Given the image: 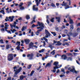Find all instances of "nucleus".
Segmentation results:
<instances>
[{"label":"nucleus","mask_w":80,"mask_h":80,"mask_svg":"<svg viewBox=\"0 0 80 80\" xmlns=\"http://www.w3.org/2000/svg\"><path fill=\"white\" fill-rule=\"evenodd\" d=\"M53 65H55V67H53V69L54 70H56V69H58L59 67H58V66L59 67V65H58V62H55L53 64Z\"/></svg>","instance_id":"obj_6"},{"label":"nucleus","mask_w":80,"mask_h":80,"mask_svg":"<svg viewBox=\"0 0 80 80\" xmlns=\"http://www.w3.org/2000/svg\"><path fill=\"white\" fill-rule=\"evenodd\" d=\"M14 17H15L14 16H12V17L10 16L9 17V18L11 22H13Z\"/></svg>","instance_id":"obj_14"},{"label":"nucleus","mask_w":80,"mask_h":80,"mask_svg":"<svg viewBox=\"0 0 80 80\" xmlns=\"http://www.w3.org/2000/svg\"><path fill=\"white\" fill-rule=\"evenodd\" d=\"M0 13H2L3 14V15H4L5 13V12L4 11V10H1L0 11Z\"/></svg>","instance_id":"obj_32"},{"label":"nucleus","mask_w":80,"mask_h":80,"mask_svg":"<svg viewBox=\"0 0 80 80\" xmlns=\"http://www.w3.org/2000/svg\"><path fill=\"white\" fill-rule=\"evenodd\" d=\"M55 50H53L52 52H51V54H53V55H54L55 53Z\"/></svg>","instance_id":"obj_40"},{"label":"nucleus","mask_w":80,"mask_h":80,"mask_svg":"<svg viewBox=\"0 0 80 80\" xmlns=\"http://www.w3.org/2000/svg\"><path fill=\"white\" fill-rule=\"evenodd\" d=\"M23 5V2H21L20 4L19 5V7H22V5Z\"/></svg>","instance_id":"obj_34"},{"label":"nucleus","mask_w":80,"mask_h":80,"mask_svg":"<svg viewBox=\"0 0 80 80\" xmlns=\"http://www.w3.org/2000/svg\"><path fill=\"white\" fill-rule=\"evenodd\" d=\"M76 26L77 27H78L80 26V23H78L77 25Z\"/></svg>","instance_id":"obj_61"},{"label":"nucleus","mask_w":80,"mask_h":80,"mask_svg":"<svg viewBox=\"0 0 80 80\" xmlns=\"http://www.w3.org/2000/svg\"><path fill=\"white\" fill-rule=\"evenodd\" d=\"M32 67V65H29L28 68V69H30L31 67Z\"/></svg>","instance_id":"obj_44"},{"label":"nucleus","mask_w":80,"mask_h":80,"mask_svg":"<svg viewBox=\"0 0 80 80\" xmlns=\"http://www.w3.org/2000/svg\"><path fill=\"white\" fill-rule=\"evenodd\" d=\"M26 29H27V26H23L21 30L22 31V32H23L24 30H26Z\"/></svg>","instance_id":"obj_19"},{"label":"nucleus","mask_w":80,"mask_h":80,"mask_svg":"<svg viewBox=\"0 0 80 80\" xmlns=\"http://www.w3.org/2000/svg\"><path fill=\"white\" fill-rule=\"evenodd\" d=\"M28 3L29 4H28V6L30 5H32V2H28Z\"/></svg>","instance_id":"obj_56"},{"label":"nucleus","mask_w":80,"mask_h":80,"mask_svg":"<svg viewBox=\"0 0 80 80\" xmlns=\"http://www.w3.org/2000/svg\"><path fill=\"white\" fill-rule=\"evenodd\" d=\"M68 66H69V65H68L67 66H66L65 67V68H68V70H70V72H72V73H75L77 74L78 72V71H77L75 70V69L74 67H73L72 68H72H71V67H68Z\"/></svg>","instance_id":"obj_4"},{"label":"nucleus","mask_w":80,"mask_h":80,"mask_svg":"<svg viewBox=\"0 0 80 80\" xmlns=\"http://www.w3.org/2000/svg\"><path fill=\"white\" fill-rule=\"evenodd\" d=\"M67 60L68 61V60H71L72 61V58L71 57H69L68 58V59H67Z\"/></svg>","instance_id":"obj_36"},{"label":"nucleus","mask_w":80,"mask_h":80,"mask_svg":"<svg viewBox=\"0 0 80 80\" xmlns=\"http://www.w3.org/2000/svg\"><path fill=\"white\" fill-rule=\"evenodd\" d=\"M40 2L39 1V2H36V5L37 7H38V5H39V3Z\"/></svg>","instance_id":"obj_49"},{"label":"nucleus","mask_w":80,"mask_h":80,"mask_svg":"<svg viewBox=\"0 0 80 80\" xmlns=\"http://www.w3.org/2000/svg\"><path fill=\"white\" fill-rule=\"evenodd\" d=\"M56 20H57L58 22L59 23H60V21L61 20V19H60V17H56Z\"/></svg>","instance_id":"obj_15"},{"label":"nucleus","mask_w":80,"mask_h":80,"mask_svg":"<svg viewBox=\"0 0 80 80\" xmlns=\"http://www.w3.org/2000/svg\"><path fill=\"white\" fill-rule=\"evenodd\" d=\"M36 21L35 20H33L32 21V22L30 23L31 24H33V23H35Z\"/></svg>","instance_id":"obj_38"},{"label":"nucleus","mask_w":80,"mask_h":80,"mask_svg":"<svg viewBox=\"0 0 80 80\" xmlns=\"http://www.w3.org/2000/svg\"><path fill=\"white\" fill-rule=\"evenodd\" d=\"M61 57L62 59H64V60H66V58H67V57L65 55H62L61 56Z\"/></svg>","instance_id":"obj_12"},{"label":"nucleus","mask_w":80,"mask_h":80,"mask_svg":"<svg viewBox=\"0 0 80 80\" xmlns=\"http://www.w3.org/2000/svg\"><path fill=\"white\" fill-rule=\"evenodd\" d=\"M67 1H68V2H69V5H71V1H70V0H67Z\"/></svg>","instance_id":"obj_46"},{"label":"nucleus","mask_w":80,"mask_h":80,"mask_svg":"<svg viewBox=\"0 0 80 80\" xmlns=\"http://www.w3.org/2000/svg\"><path fill=\"white\" fill-rule=\"evenodd\" d=\"M11 31L12 32V33H14L15 32H17V30L15 29H14L13 30L12 29H10Z\"/></svg>","instance_id":"obj_27"},{"label":"nucleus","mask_w":80,"mask_h":80,"mask_svg":"<svg viewBox=\"0 0 80 80\" xmlns=\"http://www.w3.org/2000/svg\"><path fill=\"white\" fill-rule=\"evenodd\" d=\"M61 72H63L64 74L65 73V70H64V69L62 68L61 69Z\"/></svg>","instance_id":"obj_37"},{"label":"nucleus","mask_w":80,"mask_h":80,"mask_svg":"<svg viewBox=\"0 0 80 80\" xmlns=\"http://www.w3.org/2000/svg\"><path fill=\"white\" fill-rule=\"evenodd\" d=\"M33 73H34V71H32L30 74V76H32L33 74Z\"/></svg>","instance_id":"obj_39"},{"label":"nucleus","mask_w":80,"mask_h":80,"mask_svg":"<svg viewBox=\"0 0 80 80\" xmlns=\"http://www.w3.org/2000/svg\"><path fill=\"white\" fill-rule=\"evenodd\" d=\"M45 33L46 36L42 38H41V40L43 41L44 39L46 42L47 43L48 42V39L46 38H48V37L50 36L51 34L47 29H45Z\"/></svg>","instance_id":"obj_2"},{"label":"nucleus","mask_w":80,"mask_h":80,"mask_svg":"<svg viewBox=\"0 0 80 80\" xmlns=\"http://www.w3.org/2000/svg\"><path fill=\"white\" fill-rule=\"evenodd\" d=\"M16 45H17L18 46H20V42L18 41L17 43H16Z\"/></svg>","instance_id":"obj_22"},{"label":"nucleus","mask_w":80,"mask_h":80,"mask_svg":"<svg viewBox=\"0 0 80 80\" xmlns=\"http://www.w3.org/2000/svg\"><path fill=\"white\" fill-rule=\"evenodd\" d=\"M0 47H1V48H4V47H5V45H0Z\"/></svg>","instance_id":"obj_55"},{"label":"nucleus","mask_w":80,"mask_h":80,"mask_svg":"<svg viewBox=\"0 0 80 80\" xmlns=\"http://www.w3.org/2000/svg\"><path fill=\"white\" fill-rule=\"evenodd\" d=\"M26 18L27 20H30V15H27L26 16Z\"/></svg>","instance_id":"obj_18"},{"label":"nucleus","mask_w":80,"mask_h":80,"mask_svg":"<svg viewBox=\"0 0 80 80\" xmlns=\"http://www.w3.org/2000/svg\"><path fill=\"white\" fill-rule=\"evenodd\" d=\"M13 59V55L12 54H9L8 55V60L12 61Z\"/></svg>","instance_id":"obj_5"},{"label":"nucleus","mask_w":80,"mask_h":80,"mask_svg":"<svg viewBox=\"0 0 80 80\" xmlns=\"http://www.w3.org/2000/svg\"><path fill=\"white\" fill-rule=\"evenodd\" d=\"M76 62L77 63H78V65H80V63L77 60H76Z\"/></svg>","instance_id":"obj_63"},{"label":"nucleus","mask_w":80,"mask_h":80,"mask_svg":"<svg viewBox=\"0 0 80 80\" xmlns=\"http://www.w3.org/2000/svg\"><path fill=\"white\" fill-rule=\"evenodd\" d=\"M10 48V45H6V49H8Z\"/></svg>","instance_id":"obj_35"},{"label":"nucleus","mask_w":80,"mask_h":80,"mask_svg":"<svg viewBox=\"0 0 80 80\" xmlns=\"http://www.w3.org/2000/svg\"><path fill=\"white\" fill-rule=\"evenodd\" d=\"M43 47H45V45H46V42L45 41H43Z\"/></svg>","instance_id":"obj_42"},{"label":"nucleus","mask_w":80,"mask_h":80,"mask_svg":"<svg viewBox=\"0 0 80 80\" xmlns=\"http://www.w3.org/2000/svg\"><path fill=\"white\" fill-rule=\"evenodd\" d=\"M25 8L24 7H21V8H20V10H23Z\"/></svg>","instance_id":"obj_48"},{"label":"nucleus","mask_w":80,"mask_h":80,"mask_svg":"<svg viewBox=\"0 0 80 80\" xmlns=\"http://www.w3.org/2000/svg\"><path fill=\"white\" fill-rule=\"evenodd\" d=\"M80 28H78L77 29V32H80Z\"/></svg>","instance_id":"obj_51"},{"label":"nucleus","mask_w":80,"mask_h":80,"mask_svg":"<svg viewBox=\"0 0 80 80\" xmlns=\"http://www.w3.org/2000/svg\"><path fill=\"white\" fill-rule=\"evenodd\" d=\"M62 43L60 42V41L58 42L56 44V45H61Z\"/></svg>","instance_id":"obj_25"},{"label":"nucleus","mask_w":80,"mask_h":80,"mask_svg":"<svg viewBox=\"0 0 80 80\" xmlns=\"http://www.w3.org/2000/svg\"><path fill=\"white\" fill-rule=\"evenodd\" d=\"M24 42L26 43V45H28L30 43V41L28 39H26L24 40Z\"/></svg>","instance_id":"obj_11"},{"label":"nucleus","mask_w":80,"mask_h":80,"mask_svg":"<svg viewBox=\"0 0 80 80\" xmlns=\"http://www.w3.org/2000/svg\"><path fill=\"white\" fill-rule=\"evenodd\" d=\"M31 36L33 37V32H31Z\"/></svg>","instance_id":"obj_64"},{"label":"nucleus","mask_w":80,"mask_h":80,"mask_svg":"<svg viewBox=\"0 0 80 80\" xmlns=\"http://www.w3.org/2000/svg\"><path fill=\"white\" fill-rule=\"evenodd\" d=\"M2 32H4L5 31V29L4 28H2L1 29Z\"/></svg>","instance_id":"obj_60"},{"label":"nucleus","mask_w":80,"mask_h":80,"mask_svg":"<svg viewBox=\"0 0 80 80\" xmlns=\"http://www.w3.org/2000/svg\"><path fill=\"white\" fill-rule=\"evenodd\" d=\"M67 5V2H65V1H63V2L62 4H61V5L62 6H65V9H68V8H70V7L68 5Z\"/></svg>","instance_id":"obj_7"},{"label":"nucleus","mask_w":80,"mask_h":80,"mask_svg":"<svg viewBox=\"0 0 80 80\" xmlns=\"http://www.w3.org/2000/svg\"><path fill=\"white\" fill-rule=\"evenodd\" d=\"M35 27H36V25H35L34 24H33L32 27H31V28H34Z\"/></svg>","instance_id":"obj_47"},{"label":"nucleus","mask_w":80,"mask_h":80,"mask_svg":"<svg viewBox=\"0 0 80 80\" xmlns=\"http://www.w3.org/2000/svg\"><path fill=\"white\" fill-rule=\"evenodd\" d=\"M51 33H52V34H53V35L54 36H56V35H57V34H56V32H51Z\"/></svg>","instance_id":"obj_28"},{"label":"nucleus","mask_w":80,"mask_h":80,"mask_svg":"<svg viewBox=\"0 0 80 80\" xmlns=\"http://www.w3.org/2000/svg\"><path fill=\"white\" fill-rule=\"evenodd\" d=\"M70 29L71 30H72L74 28H73V25H71L70 26Z\"/></svg>","instance_id":"obj_20"},{"label":"nucleus","mask_w":80,"mask_h":80,"mask_svg":"<svg viewBox=\"0 0 80 80\" xmlns=\"http://www.w3.org/2000/svg\"><path fill=\"white\" fill-rule=\"evenodd\" d=\"M72 33L71 32H68V34H67V36H68V37H69L70 35H72Z\"/></svg>","instance_id":"obj_26"},{"label":"nucleus","mask_w":80,"mask_h":80,"mask_svg":"<svg viewBox=\"0 0 80 80\" xmlns=\"http://www.w3.org/2000/svg\"><path fill=\"white\" fill-rule=\"evenodd\" d=\"M36 56L37 57H39V56H42V55L41 54H39V53H38L36 54Z\"/></svg>","instance_id":"obj_24"},{"label":"nucleus","mask_w":80,"mask_h":80,"mask_svg":"<svg viewBox=\"0 0 80 80\" xmlns=\"http://www.w3.org/2000/svg\"><path fill=\"white\" fill-rule=\"evenodd\" d=\"M65 77V75H64V74H61L60 75V77L62 78V77Z\"/></svg>","instance_id":"obj_50"},{"label":"nucleus","mask_w":80,"mask_h":80,"mask_svg":"<svg viewBox=\"0 0 80 80\" xmlns=\"http://www.w3.org/2000/svg\"><path fill=\"white\" fill-rule=\"evenodd\" d=\"M56 6L57 7H58V6H59V5H60V4H59V3H56Z\"/></svg>","instance_id":"obj_58"},{"label":"nucleus","mask_w":80,"mask_h":80,"mask_svg":"<svg viewBox=\"0 0 80 80\" xmlns=\"http://www.w3.org/2000/svg\"><path fill=\"white\" fill-rule=\"evenodd\" d=\"M75 52H79V51L78 49L75 50H74Z\"/></svg>","instance_id":"obj_52"},{"label":"nucleus","mask_w":80,"mask_h":80,"mask_svg":"<svg viewBox=\"0 0 80 80\" xmlns=\"http://www.w3.org/2000/svg\"><path fill=\"white\" fill-rule=\"evenodd\" d=\"M59 72H60V69H58L56 72V73H59Z\"/></svg>","instance_id":"obj_57"},{"label":"nucleus","mask_w":80,"mask_h":80,"mask_svg":"<svg viewBox=\"0 0 80 80\" xmlns=\"http://www.w3.org/2000/svg\"><path fill=\"white\" fill-rule=\"evenodd\" d=\"M35 6L37 5H34L32 7V9L34 11H38V8H35Z\"/></svg>","instance_id":"obj_10"},{"label":"nucleus","mask_w":80,"mask_h":80,"mask_svg":"<svg viewBox=\"0 0 80 80\" xmlns=\"http://www.w3.org/2000/svg\"><path fill=\"white\" fill-rule=\"evenodd\" d=\"M43 52H44V49H42L41 50L39 51V53Z\"/></svg>","instance_id":"obj_33"},{"label":"nucleus","mask_w":80,"mask_h":80,"mask_svg":"<svg viewBox=\"0 0 80 80\" xmlns=\"http://www.w3.org/2000/svg\"><path fill=\"white\" fill-rule=\"evenodd\" d=\"M29 48H33L34 47V43L31 42L29 44Z\"/></svg>","instance_id":"obj_9"},{"label":"nucleus","mask_w":80,"mask_h":80,"mask_svg":"<svg viewBox=\"0 0 80 80\" xmlns=\"http://www.w3.org/2000/svg\"><path fill=\"white\" fill-rule=\"evenodd\" d=\"M51 6L52 7H54V8H56V6H55V4H54L53 3H52Z\"/></svg>","instance_id":"obj_21"},{"label":"nucleus","mask_w":80,"mask_h":80,"mask_svg":"<svg viewBox=\"0 0 80 80\" xmlns=\"http://www.w3.org/2000/svg\"><path fill=\"white\" fill-rule=\"evenodd\" d=\"M38 24L40 27L37 28V29H40L38 30L37 31L35 32V34L36 35H39V33H40V32H42V30H43V28H45L44 24L42 22L40 23V22H38Z\"/></svg>","instance_id":"obj_1"},{"label":"nucleus","mask_w":80,"mask_h":80,"mask_svg":"<svg viewBox=\"0 0 80 80\" xmlns=\"http://www.w3.org/2000/svg\"><path fill=\"white\" fill-rule=\"evenodd\" d=\"M5 27H7L9 26L7 24V23H5Z\"/></svg>","instance_id":"obj_43"},{"label":"nucleus","mask_w":80,"mask_h":80,"mask_svg":"<svg viewBox=\"0 0 80 80\" xmlns=\"http://www.w3.org/2000/svg\"><path fill=\"white\" fill-rule=\"evenodd\" d=\"M69 20L70 21L69 23L70 24H73V20L71 19L70 17L69 18Z\"/></svg>","instance_id":"obj_16"},{"label":"nucleus","mask_w":80,"mask_h":80,"mask_svg":"<svg viewBox=\"0 0 80 80\" xmlns=\"http://www.w3.org/2000/svg\"><path fill=\"white\" fill-rule=\"evenodd\" d=\"M12 80V78H11V77L8 78L7 79V80Z\"/></svg>","instance_id":"obj_53"},{"label":"nucleus","mask_w":80,"mask_h":80,"mask_svg":"<svg viewBox=\"0 0 80 80\" xmlns=\"http://www.w3.org/2000/svg\"><path fill=\"white\" fill-rule=\"evenodd\" d=\"M24 78V76H23V75H22L20 76V80H23Z\"/></svg>","instance_id":"obj_23"},{"label":"nucleus","mask_w":80,"mask_h":80,"mask_svg":"<svg viewBox=\"0 0 80 80\" xmlns=\"http://www.w3.org/2000/svg\"><path fill=\"white\" fill-rule=\"evenodd\" d=\"M46 67H52V63L51 62L48 63L46 65Z\"/></svg>","instance_id":"obj_13"},{"label":"nucleus","mask_w":80,"mask_h":80,"mask_svg":"<svg viewBox=\"0 0 80 80\" xmlns=\"http://www.w3.org/2000/svg\"><path fill=\"white\" fill-rule=\"evenodd\" d=\"M34 55L33 53H32L31 54H28L27 55V57H30L29 58L30 60H32L33 59V57Z\"/></svg>","instance_id":"obj_8"},{"label":"nucleus","mask_w":80,"mask_h":80,"mask_svg":"<svg viewBox=\"0 0 80 80\" xmlns=\"http://www.w3.org/2000/svg\"><path fill=\"white\" fill-rule=\"evenodd\" d=\"M55 30L56 31L58 32V31H59V28L58 27H56L55 28Z\"/></svg>","instance_id":"obj_41"},{"label":"nucleus","mask_w":80,"mask_h":80,"mask_svg":"<svg viewBox=\"0 0 80 80\" xmlns=\"http://www.w3.org/2000/svg\"><path fill=\"white\" fill-rule=\"evenodd\" d=\"M16 49H17L18 50H20V46H18L16 47Z\"/></svg>","instance_id":"obj_29"},{"label":"nucleus","mask_w":80,"mask_h":80,"mask_svg":"<svg viewBox=\"0 0 80 80\" xmlns=\"http://www.w3.org/2000/svg\"><path fill=\"white\" fill-rule=\"evenodd\" d=\"M0 42L1 43H3V39H1L0 40Z\"/></svg>","instance_id":"obj_45"},{"label":"nucleus","mask_w":80,"mask_h":80,"mask_svg":"<svg viewBox=\"0 0 80 80\" xmlns=\"http://www.w3.org/2000/svg\"><path fill=\"white\" fill-rule=\"evenodd\" d=\"M68 17L69 18H69H70V17L71 18V16H70V15H69V14H67L66 16V18H68Z\"/></svg>","instance_id":"obj_31"},{"label":"nucleus","mask_w":80,"mask_h":80,"mask_svg":"<svg viewBox=\"0 0 80 80\" xmlns=\"http://www.w3.org/2000/svg\"><path fill=\"white\" fill-rule=\"evenodd\" d=\"M17 67L16 66H15L13 68V69L14 70V72H15L14 75V77H18V76L17 75V74H18V73H19L21 72V70H22V69L21 67H20L17 70H15V69H17Z\"/></svg>","instance_id":"obj_3"},{"label":"nucleus","mask_w":80,"mask_h":80,"mask_svg":"<svg viewBox=\"0 0 80 80\" xmlns=\"http://www.w3.org/2000/svg\"><path fill=\"white\" fill-rule=\"evenodd\" d=\"M54 18H53L50 20V21L52 22V23H53V22H54Z\"/></svg>","instance_id":"obj_30"},{"label":"nucleus","mask_w":80,"mask_h":80,"mask_svg":"<svg viewBox=\"0 0 80 80\" xmlns=\"http://www.w3.org/2000/svg\"><path fill=\"white\" fill-rule=\"evenodd\" d=\"M78 35V33L77 32L74 33L72 34V35L73 37H77Z\"/></svg>","instance_id":"obj_17"},{"label":"nucleus","mask_w":80,"mask_h":80,"mask_svg":"<svg viewBox=\"0 0 80 80\" xmlns=\"http://www.w3.org/2000/svg\"><path fill=\"white\" fill-rule=\"evenodd\" d=\"M46 22L47 23H48V24H49L50 23V22H49V21H48V19H47Z\"/></svg>","instance_id":"obj_54"},{"label":"nucleus","mask_w":80,"mask_h":80,"mask_svg":"<svg viewBox=\"0 0 80 80\" xmlns=\"http://www.w3.org/2000/svg\"><path fill=\"white\" fill-rule=\"evenodd\" d=\"M70 71H66V73H67V74H68V73H70Z\"/></svg>","instance_id":"obj_59"},{"label":"nucleus","mask_w":80,"mask_h":80,"mask_svg":"<svg viewBox=\"0 0 80 80\" xmlns=\"http://www.w3.org/2000/svg\"><path fill=\"white\" fill-rule=\"evenodd\" d=\"M40 68H41V66H39V68H38L37 69L38 70H40Z\"/></svg>","instance_id":"obj_62"}]
</instances>
